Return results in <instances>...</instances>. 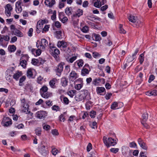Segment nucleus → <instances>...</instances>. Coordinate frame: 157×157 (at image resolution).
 <instances>
[{"label": "nucleus", "mask_w": 157, "mask_h": 157, "mask_svg": "<svg viewBox=\"0 0 157 157\" xmlns=\"http://www.w3.org/2000/svg\"><path fill=\"white\" fill-rule=\"evenodd\" d=\"M75 100L78 101L82 100H88L90 99V94L87 90H83L81 91L79 94L75 97Z\"/></svg>", "instance_id": "obj_1"}, {"label": "nucleus", "mask_w": 157, "mask_h": 157, "mask_svg": "<svg viewBox=\"0 0 157 157\" xmlns=\"http://www.w3.org/2000/svg\"><path fill=\"white\" fill-rule=\"evenodd\" d=\"M21 111L22 112L25 113L26 114H30V115L32 116L33 113L30 112V111L29 110V105L26 102L24 98L21 100Z\"/></svg>", "instance_id": "obj_2"}, {"label": "nucleus", "mask_w": 157, "mask_h": 157, "mask_svg": "<svg viewBox=\"0 0 157 157\" xmlns=\"http://www.w3.org/2000/svg\"><path fill=\"white\" fill-rule=\"evenodd\" d=\"M103 140L104 144L107 147H109L110 146H114L117 144L116 140L111 137L108 139L105 136H104Z\"/></svg>", "instance_id": "obj_3"}, {"label": "nucleus", "mask_w": 157, "mask_h": 157, "mask_svg": "<svg viewBox=\"0 0 157 157\" xmlns=\"http://www.w3.org/2000/svg\"><path fill=\"white\" fill-rule=\"evenodd\" d=\"M129 147L126 146H123L122 147L121 151L123 155L126 157H133L131 155V153L129 152Z\"/></svg>", "instance_id": "obj_4"}, {"label": "nucleus", "mask_w": 157, "mask_h": 157, "mask_svg": "<svg viewBox=\"0 0 157 157\" xmlns=\"http://www.w3.org/2000/svg\"><path fill=\"white\" fill-rule=\"evenodd\" d=\"M37 44H36V46L37 48L40 47V48L43 51L45 50L46 47L48 45V42L45 39H42L41 40L40 45L37 46Z\"/></svg>", "instance_id": "obj_5"}, {"label": "nucleus", "mask_w": 157, "mask_h": 157, "mask_svg": "<svg viewBox=\"0 0 157 157\" xmlns=\"http://www.w3.org/2000/svg\"><path fill=\"white\" fill-rule=\"evenodd\" d=\"M2 125L5 127H8L12 124L11 120L8 117L3 118L2 122Z\"/></svg>", "instance_id": "obj_6"}, {"label": "nucleus", "mask_w": 157, "mask_h": 157, "mask_svg": "<svg viewBox=\"0 0 157 157\" xmlns=\"http://www.w3.org/2000/svg\"><path fill=\"white\" fill-rule=\"evenodd\" d=\"M57 46L58 48H62L65 51V49L67 48L69 49V47L67 48L68 44L67 43L63 40L58 41Z\"/></svg>", "instance_id": "obj_7"}, {"label": "nucleus", "mask_w": 157, "mask_h": 157, "mask_svg": "<svg viewBox=\"0 0 157 157\" xmlns=\"http://www.w3.org/2000/svg\"><path fill=\"white\" fill-rule=\"evenodd\" d=\"M5 13L7 17H10L11 16V11L13 10V8L10 4H8L5 6Z\"/></svg>", "instance_id": "obj_8"}, {"label": "nucleus", "mask_w": 157, "mask_h": 157, "mask_svg": "<svg viewBox=\"0 0 157 157\" xmlns=\"http://www.w3.org/2000/svg\"><path fill=\"white\" fill-rule=\"evenodd\" d=\"M39 151L43 156H45L48 153L47 148L44 145H42L39 149Z\"/></svg>", "instance_id": "obj_9"}, {"label": "nucleus", "mask_w": 157, "mask_h": 157, "mask_svg": "<svg viewBox=\"0 0 157 157\" xmlns=\"http://www.w3.org/2000/svg\"><path fill=\"white\" fill-rule=\"evenodd\" d=\"M106 3V0H101V1L97 0L94 3V6L96 7L99 8Z\"/></svg>", "instance_id": "obj_10"}, {"label": "nucleus", "mask_w": 157, "mask_h": 157, "mask_svg": "<svg viewBox=\"0 0 157 157\" xmlns=\"http://www.w3.org/2000/svg\"><path fill=\"white\" fill-rule=\"evenodd\" d=\"M44 3L47 6L52 7L56 4V2L55 0H45Z\"/></svg>", "instance_id": "obj_11"}, {"label": "nucleus", "mask_w": 157, "mask_h": 157, "mask_svg": "<svg viewBox=\"0 0 157 157\" xmlns=\"http://www.w3.org/2000/svg\"><path fill=\"white\" fill-rule=\"evenodd\" d=\"M21 3L20 1L17 2L15 4V10L17 13H20L22 10V8L21 6Z\"/></svg>", "instance_id": "obj_12"}, {"label": "nucleus", "mask_w": 157, "mask_h": 157, "mask_svg": "<svg viewBox=\"0 0 157 157\" xmlns=\"http://www.w3.org/2000/svg\"><path fill=\"white\" fill-rule=\"evenodd\" d=\"M45 115V112L43 111H38L36 113V117L40 119H43L44 118Z\"/></svg>", "instance_id": "obj_13"}, {"label": "nucleus", "mask_w": 157, "mask_h": 157, "mask_svg": "<svg viewBox=\"0 0 157 157\" xmlns=\"http://www.w3.org/2000/svg\"><path fill=\"white\" fill-rule=\"evenodd\" d=\"M138 142L142 148L145 150H147V146L146 145V144L141 138H140L138 139Z\"/></svg>", "instance_id": "obj_14"}, {"label": "nucleus", "mask_w": 157, "mask_h": 157, "mask_svg": "<svg viewBox=\"0 0 157 157\" xmlns=\"http://www.w3.org/2000/svg\"><path fill=\"white\" fill-rule=\"evenodd\" d=\"M36 50L34 48H33L31 49V51L32 53L35 56H39L41 53V49L40 48V47L38 48Z\"/></svg>", "instance_id": "obj_15"}, {"label": "nucleus", "mask_w": 157, "mask_h": 157, "mask_svg": "<svg viewBox=\"0 0 157 157\" xmlns=\"http://www.w3.org/2000/svg\"><path fill=\"white\" fill-rule=\"evenodd\" d=\"M45 23V20H39L37 23L36 25V29H42L43 25Z\"/></svg>", "instance_id": "obj_16"}, {"label": "nucleus", "mask_w": 157, "mask_h": 157, "mask_svg": "<svg viewBox=\"0 0 157 157\" xmlns=\"http://www.w3.org/2000/svg\"><path fill=\"white\" fill-rule=\"evenodd\" d=\"M64 65V64L63 63L61 62L56 67V72L59 73H61L63 70V66Z\"/></svg>", "instance_id": "obj_17"}, {"label": "nucleus", "mask_w": 157, "mask_h": 157, "mask_svg": "<svg viewBox=\"0 0 157 157\" xmlns=\"http://www.w3.org/2000/svg\"><path fill=\"white\" fill-rule=\"evenodd\" d=\"M24 56L22 57L21 58V60L20 62V65H21L23 67L25 68L26 67V66L27 65V60H28V57L27 56H25V57L26 59H23Z\"/></svg>", "instance_id": "obj_18"}, {"label": "nucleus", "mask_w": 157, "mask_h": 157, "mask_svg": "<svg viewBox=\"0 0 157 157\" xmlns=\"http://www.w3.org/2000/svg\"><path fill=\"white\" fill-rule=\"evenodd\" d=\"M57 82V80L56 78H54L50 80L49 82V85L52 88H55L56 86L55 84Z\"/></svg>", "instance_id": "obj_19"}, {"label": "nucleus", "mask_w": 157, "mask_h": 157, "mask_svg": "<svg viewBox=\"0 0 157 157\" xmlns=\"http://www.w3.org/2000/svg\"><path fill=\"white\" fill-rule=\"evenodd\" d=\"M119 104L120 105H121V106L123 105V103L122 102H120L118 103L117 102H113L111 105V109L113 110L119 109V108L118 107V105Z\"/></svg>", "instance_id": "obj_20"}, {"label": "nucleus", "mask_w": 157, "mask_h": 157, "mask_svg": "<svg viewBox=\"0 0 157 157\" xmlns=\"http://www.w3.org/2000/svg\"><path fill=\"white\" fill-rule=\"evenodd\" d=\"M40 59H41V58H39L38 59H33L32 60V63L34 65H36L39 63L41 64L43 63L44 62L43 61H40Z\"/></svg>", "instance_id": "obj_21"}, {"label": "nucleus", "mask_w": 157, "mask_h": 157, "mask_svg": "<svg viewBox=\"0 0 157 157\" xmlns=\"http://www.w3.org/2000/svg\"><path fill=\"white\" fill-rule=\"evenodd\" d=\"M90 71V69H89L87 68H84V67H83L81 71V75H82L83 76H85L86 75L89 74Z\"/></svg>", "instance_id": "obj_22"}, {"label": "nucleus", "mask_w": 157, "mask_h": 157, "mask_svg": "<svg viewBox=\"0 0 157 157\" xmlns=\"http://www.w3.org/2000/svg\"><path fill=\"white\" fill-rule=\"evenodd\" d=\"M70 76L71 78L73 80H75L78 77L77 74L74 71H72L70 73Z\"/></svg>", "instance_id": "obj_23"}, {"label": "nucleus", "mask_w": 157, "mask_h": 157, "mask_svg": "<svg viewBox=\"0 0 157 157\" xmlns=\"http://www.w3.org/2000/svg\"><path fill=\"white\" fill-rule=\"evenodd\" d=\"M22 75L21 72L17 71L13 75V78L16 80H18L19 78Z\"/></svg>", "instance_id": "obj_24"}, {"label": "nucleus", "mask_w": 157, "mask_h": 157, "mask_svg": "<svg viewBox=\"0 0 157 157\" xmlns=\"http://www.w3.org/2000/svg\"><path fill=\"white\" fill-rule=\"evenodd\" d=\"M13 33L16 36L19 37H22L24 35L23 33L17 29L13 31Z\"/></svg>", "instance_id": "obj_25"}, {"label": "nucleus", "mask_w": 157, "mask_h": 157, "mask_svg": "<svg viewBox=\"0 0 157 157\" xmlns=\"http://www.w3.org/2000/svg\"><path fill=\"white\" fill-rule=\"evenodd\" d=\"M68 81L65 78H62L61 80V83L62 86L65 87L67 85Z\"/></svg>", "instance_id": "obj_26"}, {"label": "nucleus", "mask_w": 157, "mask_h": 157, "mask_svg": "<svg viewBox=\"0 0 157 157\" xmlns=\"http://www.w3.org/2000/svg\"><path fill=\"white\" fill-rule=\"evenodd\" d=\"M83 14V11L82 10L78 9L76 12L75 14L73 16L75 17H79Z\"/></svg>", "instance_id": "obj_27"}, {"label": "nucleus", "mask_w": 157, "mask_h": 157, "mask_svg": "<svg viewBox=\"0 0 157 157\" xmlns=\"http://www.w3.org/2000/svg\"><path fill=\"white\" fill-rule=\"evenodd\" d=\"M137 19V17L133 15H130L128 18V20L134 23L136 21Z\"/></svg>", "instance_id": "obj_28"}, {"label": "nucleus", "mask_w": 157, "mask_h": 157, "mask_svg": "<svg viewBox=\"0 0 157 157\" xmlns=\"http://www.w3.org/2000/svg\"><path fill=\"white\" fill-rule=\"evenodd\" d=\"M146 94L149 96L156 95H157V91L156 90H153L151 91H147L146 93Z\"/></svg>", "instance_id": "obj_29"}, {"label": "nucleus", "mask_w": 157, "mask_h": 157, "mask_svg": "<svg viewBox=\"0 0 157 157\" xmlns=\"http://www.w3.org/2000/svg\"><path fill=\"white\" fill-rule=\"evenodd\" d=\"M41 95L42 97L45 98H48L49 97L52 96V94L47 91V92H45L44 94H41Z\"/></svg>", "instance_id": "obj_30"}, {"label": "nucleus", "mask_w": 157, "mask_h": 157, "mask_svg": "<svg viewBox=\"0 0 157 157\" xmlns=\"http://www.w3.org/2000/svg\"><path fill=\"white\" fill-rule=\"evenodd\" d=\"M75 64H77L79 68L82 67L84 64V62L82 59H79L75 63Z\"/></svg>", "instance_id": "obj_31"}, {"label": "nucleus", "mask_w": 157, "mask_h": 157, "mask_svg": "<svg viewBox=\"0 0 157 157\" xmlns=\"http://www.w3.org/2000/svg\"><path fill=\"white\" fill-rule=\"evenodd\" d=\"M48 90V88L47 86L44 85L42 87L40 90V94H44L45 92H47Z\"/></svg>", "instance_id": "obj_32"}, {"label": "nucleus", "mask_w": 157, "mask_h": 157, "mask_svg": "<svg viewBox=\"0 0 157 157\" xmlns=\"http://www.w3.org/2000/svg\"><path fill=\"white\" fill-rule=\"evenodd\" d=\"M27 76L29 78H33V73L31 69H29L27 71Z\"/></svg>", "instance_id": "obj_33"}, {"label": "nucleus", "mask_w": 157, "mask_h": 157, "mask_svg": "<svg viewBox=\"0 0 157 157\" xmlns=\"http://www.w3.org/2000/svg\"><path fill=\"white\" fill-rule=\"evenodd\" d=\"M105 90V88L103 87H98L96 88V91L97 94H100L104 92Z\"/></svg>", "instance_id": "obj_34"}, {"label": "nucleus", "mask_w": 157, "mask_h": 157, "mask_svg": "<svg viewBox=\"0 0 157 157\" xmlns=\"http://www.w3.org/2000/svg\"><path fill=\"white\" fill-rule=\"evenodd\" d=\"M8 49L9 52H13L16 50V47L13 45H10L9 46Z\"/></svg>", "instance_id": "obj_35"}, {"label": "nucleus", "mask_w": 157, "mask_h": 157, "mask_svg": "<svg viewBox=\"0 0 157 157\" xmlns=\"http://www.w3.org/2000/svg\"><path fill=\"white\" fill-rule=\"evenodd\" d=\"M41 132L42 130L40 128L38 127L35 130V133L36 134L39 136L41 135Z\"/></svg>", "instance_id": "obj_36"}, {"label": "nucleus", "mask_w": 157, "mask_h": 157, "mask_svg": "<svg viewBox=\"0 0 157 157\" xmlns=\"http://www.w3.org/2000/svg\"><path fill=\"white\" fill-rule=\"evenodd\" d=\"M76 92L75 90H71L68 92L67 94L71 97L72 98L75 95Z\"/></svg>", "instance_id": "obj_37"}, {"label": "nucleus", "mask_w": 157, "mask_h": 157, "mask_svg": "<svg viewBox=\"0 0 157 157\" xmlns=\"http://www.w3.org/2000/svg\"><path fill=\"white\" fill-rule=\"evenodd\" d=\"M56 37L58 39H61L62 38V33L60 30L57 31L56 32Z\"/></svg>", "instance_id": "obj_38"}, {"label": "nucleus", "mask_w": 157, "mask_h": 157, "mask_svg": "<svg viewBox=\"0 0 157 157\" xmlns=\"http://www.w3.org/2000/svg\"><path fill=\"white\" fill-rule=\"evenodd\" d=\"M148 114L147 113H144L142 115V119L141 122H146L148 119Z\"/></svg>", "instance_id": "obj_39"}, {"label": "nucleus", "mask_w": 157, "mask_h": 157, "mask_svg": "<svg viewBox=\"0 0 157 157\" xmlns=\"http://www.w3.org/2000/svg\"><path fill=\"white\" fill-rule=\"evenodd\" d=\"M42 125L43 129L46 131H48L50 129V126L48 124H46L45 123H43Z\"/></svg>", "instance_id": "obj_40"}, {"label": "nucleus", "mask_w": 157, "mask_h": 157, "mask_svg": "<svg viewBox=\"0 0 157 157\" xmlns=\"http://www.w3.org/2000/svg\"><path fill=\"white\" fill-rule=\"evenodd\" d=\"M71 8H67L65 10V12L66 14L68 15H71L72 13L71 12Z\"/></svg>", "instance_id": "obj_41"}, {"label": "nucleus", "mask_w": 157, "mask_h": 157, "mask_svg": "<svg viewBox=\"0 0 157 157\" xmlns=\"http://www.w3.org/2000/svg\"><path fill=\"white\" fill-rule=\"evenodd\" d=\"M119 32L121 33L125 34L126 33V31L123 28V25L120 24L119 26Z\"/></svg>", "instance_id": "obj_42"}, {"label": "nucleus", "mask_w": 157, "mask_h": 157, "mask_svg": "<svg viewBox=\"0 0 157 157\" xmlns=\"http://www.w3.org/2000/svg\"><path fill=\"white\" fill-rule=\"evenodd\" d=\"M139 59L140 64H142L144 60V53L141 54L139 56Z\"/></svg>", "instance_id": "obj_43"}, {"label": "nucleus", "mask_w": 157, "mask_h": 157, "mask_svg": "<svg viewBox=\"0 0 157 157\" xmlns=\"http://www.w3.org/2000/svg\"><path fill=\"white\" fill-rule=\"evenodd\" d=\"M26 79V77L25 76H22L19 79V85L20 86H22V83Z\"/></svg>", "instance_id": "obj_44"}, {"label": "nucleus", "mask_w": 157, "mask_h": 157, "mask_svg": "<svg viewBox=\"0 0 157 157\" xmlns=\"http://www.w3.org/2000/svg\"><path fill=\"white\" fill-rule=\"evenodd\" d=\"M77 56H74L70 59H67V61L70 63H72L76 59Z\"/></svg>", "instance_id": "obj_45"}, {"label": "nucleus", "mask_w": 157, "mask_h": 157, "mask_svg": "<svg viewBox=\"0 0 157 157\" xmlns=\"http://www.w3.org/2000/svg\"><path fill=\"white\" fill-rule=\"evenodd\" d=\"M135 23L136 25L138 27H141L143 24L142 22L141 21L138 19L136 20V21L135 22Z\"/></svg>", "instance_id": "obj_46"}, {"label": "nucleus", "mask_w": 157, "mask_h": 157, "mask_svg": "<svg viewBox=\"0 0 157 157\" xmlns=\"http://www.w3.org/2000/svg\"><path fill=\"white\" fill-rule=\"evenodd\" d=\"M83 85L82 83L76 84L75 86V88L77 90H79L83 86Z\"/></svg>", "instance_id": "obj_47"}, {"label": "nucleus", "mask_w": 157, "mask_h": 157, "mask_svg": "<svg viewBox=\"0 0 157 157\" xmlns=\"http://www.w3.org/2000/svg\"><path fill=\"white\" fill-rule=\"evenodd\" d=\"M135 59V57H132L131 56H129L126 58V61L127 63H130L134 59Z\"/></svg>", "instance_id": "obj_48"}, {"label": "nucleus", "mask_w": 157, "mask_h": 157, "mask_svg": "<svg viewBox=\"0 0 157 157\" xmlns=\"http://www.w3.org/2000/svg\"><path fill=\"white\" fill-rule=\"evenodd\" d=\"M65 2L61 1L59 2V9H62L65 6Z\"/></svg>", "instance_id": "obj_49"}, {"label": "nucleus", "mask_w": 157, "mask_h": 157, "mask_svg": "<svg viewBox=\"0 0 157 157\" xmlns=\"http://www.w3.org/2000/svg\"><path fill=\"white\" fill-rule=\"evenodd\" d=\"M49 25H46L44 28L43 29V30L42 31V33H44L48 31L49 30Z\"/></svg>", "instance_id": "obj_50"}, {"label": "nucleus", "mask_w": 157, "mask_h": 157, "mask_svg": "<svg viewBox=\"0 0 157 157\" xmlns=\"http://www.w3.org/2000/svg\"><path fill=\"white\" fill-rule=\"evenodd\" d=\"M94 37L96 41H98L101 40V38L100 36L98 34H94Z\"/></svg>", "instance_id": "obj_51"}, {"label": "nucleus", "mask_w": 157, "mask_h": 157, "mask_svg": "<svg viewBox=\"0 0 157 157\" xmlns=\"http://www.w3.org/2000/svg\"><path fill=\"white\" fill-rule=\"evenodd\" d=\"M88 31V27L87 26H85L82 29V31L84 33H86Z\"/></svg>", "instance_id": "obj_52"}, {"label": "nucleus", "mask_w": 157, "mask_h": 157, "mask_svg": "<svg viewBox=\"0 0 157 157\" xmlns=\"http://www.w3.org/2000/svg\"><path fill=\"white\" fill-rule=\"evenodd\" d=\"M100 80L99 79L96 78L93 80V83L95 85H98L99 83Z\"/></svg>", "instance_id": "obj_53"}, {"label": "nucleus", "mask_w": 157, "mask_h": 157, "mask_svg": "<svg viewBox=\"0 0 157 157\" xmlns=\"http://www.w3.org/2000/svg\"><path fill=\"white\" fill-rule=\"evenodd\" d=\"M33 29L32 28L29 29L28 32V35L29 36H32L33 35Z\"/></svg>", "instance_id": "obj_54"}, {"label": "nucleus", "mask_w": 157, "mask_h": 157, "mask_svg": "<svg viewBox=\"0 0 157 157\" xmlns=\"http://www.w3.org/2000/svg\"><path fill=\"white\" fill-rule=\"evenodd\" d=\"M56 10H54L53 13V14L51 17V18L52 20H55L56 18Z\"/></svg>", "instance_id": "obj_55"}, {"label": "nucleus", "mask_w": 157, "mask_h": 157, "mask_svg": "<svg viewBox=\"0 0 157 157\" xmlns=\"http://www.w3.org/2000/svg\"><path fill=\"white\" fill-rule=\"evenodd\" d=\"M63 103L66 105H67L69 104V100L68 98L66 97H63Z\"/></svg>", "instance_id": "obj_56"}, {"label": "nucleus", "mask_w": 157, "mask_h": 157, "mask_svg": "<svg viewBox=\"0 0 157 157\" xmlns=\"http://www.w3.org/2000/svg\"><path fill=\"white\" fill-rule=\"evenodd\" d=\"M136 144L134 142H132L130 143L129 146L131 148H135L136 147Z\"/></svg>", "instance_id": "obj_57"}, {"label": "nucleus", "mask_w": 157, "mask_h": 157, "mask_svg": "<svg viewBox=\"0 0 157 157\" xmlns=\"http://www.w3.org/2000/svg\"><path fill=\"white\" fill-rule=\"evenodd\" d=\"M93 56L94 58H97L101 56V55L98 52H93Z\"/></svg>", "instance_id": "obj_58"}, {"label": "nucleus", "mask_w": 157, "mask_h": 157, "mask_svg": "<svg viewBox=\"0 0 157 157\" xmlns=\"http://www.w3.org/2000/svg\"><path fill=\"white\" fill-rule=\"evenodd\" d=\"M118 148H112L110 149V151L114 153H116L119 151Z\"/></svg>", "instance_id": "obj_59"}, {"label": "nucleus", "mask_w": 157, "mask_h": 157, "mask_svg": "<svg viewBox=\"0 0 157 157\" xmlns=\"http://www.w3.org/2000/svg\"><path fill=\"white\" fill-rule=\"evenodd\" d=\"M59 119L60 121L62 120L63 122H64L65 120V117L63 114H61L59 117Z\"/></svg>", "instance_id": "obj_60"}, {"label": "nucleus", "mask_w": 157, "mask_h": 157, "mask_svg": "<svg viewBox=\"0 0 157 157\" xmlns=\"http://www.w3.org/2000/svg\"><path fill=\"white\" fill-rule=\"evenodd\" d=\"M52 133L54 136H57L59 134L57 130L55 129L52 130Z\"/></svg>", "instance_id": "obj_61"}, {"label": "nucleus", "mask_w": 157, "mask_h": 157, "mask_svg": "<svg viewBox=\"0 0 157 157\" xmlns=\"http://www.w3.org/2000/svg\"><path fill=\"white\" fill-rule=\"evenodd\" d=\"M10 39V37L7 35H3V40H5L6 41H8Z\"/></svg>", "instance_id": "obj_62"}, {"label": "nucleus", "mask_w": 157, "mask_h": 157, "mask_svg": "<svg viewBox=\"0 0 157 157\" xmlns=\"http://www.w3.org/2000/svg\"><path fill=\"white\" fill-rule=\"evenodd\" d=\"M58 151V150L55 148L52 149V153L53 155H56L57 154Z\"/></svg>", "instance_id": "obj_63"}, {"label": "nucleus", "mask_w": 157, "mask_h": 157, "mask_svg": "<svg viewBox=\"0 0 157 157\" xmlns=\"http://www.w3.org/2000/svg\"><path fill=\"white\" fill-rule=\"evenodd\" d=\"M155 78V76L153 75H151L149 77L148 82L149 83L151 82Z\"/></svg>", "instance_id": "obj_64"}]
</instances>
